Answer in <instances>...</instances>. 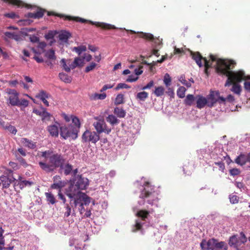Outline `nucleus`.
I'll list each match as a JSON object with an SVG mask.
<instances>
[{
    "instance_id": "f257e3e1",
    "label": "nucleus",
    "mask_w": 250,
    "mask_h": 250,
    "mask_svg": "<svg viewBox=\"0 0 250 250\" xmlns=\"http://www.w3.org/2000/svg\"><path fill=\"white\" fill-rule=\"evenodd\" d=\"M210 59L212 62H216V71L217 73L221 75L228 77L225 83V86L231 85L234 82H241L243 80L249 79L245 75L243 70L232 71L230 70L232 68L231 65L235 64V62L231 60H224L217 58L213 55H210Z\"/></svg>"
},
{
    "instance_id": "f03ea898",
    "label": "nucleus",
    "mask_w": 250,
    "mask_h": 250,
    "mask_svg": "<svg viewBox=\"0 0 250 250\" xmlns=\"http://www.w3.org/2000/svg\"><path fill=\"white\" fill-rule=\"evenodd\" d=\"M38 155L45 159L44 161L39 162V165L46 173L52 172L64 163V159L61 154L54 153L50 150L40 152Z\"/></svg>"
},
{
    "instance_id": "7ed1b4c3",
    "label": "nucleus",
    "mask_w": 250,
    "mask_h": 250,
    "mask_svg": "<svg viewBox=\"0 0 250 250\" xmlns=\"http://www.w3.org/2000/svg\"><path fill=\"white\" fill-rule=\"evenodd\" d=\"M142 188L139 196V200L138 201L139 206L145 205L146 203L148 205L146 207L148 209H149V205L157 207L159 200L158 192L155 191L154 188L150 186L148 182H146L142 186Z\"/></svg>"
},
{
    "instance_id": "20e7f679",
    "label": "nucleus",
    "mask_w": 250,
    "mask_h": 250,
    "mask_svg": "<svg viewBox=\"0 0 250 250\" xmlns=\"http://www.w3.org/2000/svg\"><path fill=\"white\" fill-rule=\"evenodd\" d=\"M133 209L138 216V218L132 227V230L133 232L140 231L141 233L143 234L144 233V230L149 225V213L152 212L153 209H151L149 211L144 209L139 210L135 207L133 208Z\"/></svg>"
},
{
    "instance_id": "39448f33",
    "label": "nucleus",
    "mask_w": 250,
    "mask_h": 250,
    "mask_svg": "<svg viewBox=\"0 0 250 250\" xmlns=\"http://www.w3.org/2000/svg\"><path fill=\"white\" fill-rule=\"evenodd\" d=\"M201 250H228V246L224 241L212 238L208 241L203 239L200 244Z\"/></svg>"
},
{
    "instance_id": "423d86ee",
    "label": "nucleus",
    "mask_w": 250,
    "mask_h": 250,
    "mask_svg": "<svg viewBox=\"0 0 250 250\" xmlns=\"http://www.w3.org/2000/svg\"><path fill=\"white\" fill-rule=\"evenodd\" d=\"M78 133L77 130L74 128V126L72 125L60 127V135L64 139L71 138L75 140L78 137Z\"/></svg>"
},
{
    "instance_id": "0eeeda50",
    "label": "nucleus",
    "mask_w": 250,
    "mask_h": 250,
    "mask_svg": "<svg viewBox=\"0 0 250 250\" xmlns=\"http://www.w3.org/2000/svg\"><path fill=\"white\" fill-rule=\"evenodd\" d=\"M65 19L68 20H75L77 21L81 22H88L93 25H95L98 27H100L103 29H117V28L115 27L113 25H111L110 24L104 23V22H94L91 21H88L85 20L84 19L80 18V17H72L70 16H66Z\"/></svg>"
},
{
    "instance_id": "6e6552de",
    "label": "nucleus",
    "mask_w": 250,
    "mask_h": 250,
    "mask_svg": "<svg viewBox=\"0 0 250 250\" xmlns=\"http://www.w3.org/2000/svg\"><path fill=\"white\" fill-rule=\"evenodd\" d=\"M100 136L95 131L86 130L82 135V140L83 143L95 144L99 140Z\"/></svg>"
},
{
    "instance_id": "1a4fd4ad",
    "label": "nucleus",
    "mask_w": 250,
    "mask_h": 250,
    "mask_svg": "<svg viewBox=\"0 0 250 250\" xmlns=\"http://www.w3.org/2000/svg\"><path fill=\"white\" fill-rule=\"evenodd\" d=\"M208 106L212 107L214 104L219 102V103H224L225 102V98L220 96L219 91H211L207 97Z\"/></svg>"
},
{
    "instance_id": "9d476101",
    "label": "nucleus",
    "mask_w": 250,
    "mask_h": 250,
    "mask_svg": "<svg viewBox=\"0 0 250 250\" xmlns=\"http://www.w3.org/2000/svg\"><path fill=\"white\" fill-rule=\"evenodd\" d=\"M95 129L96 130L98 134L104 132L107 134H109L111 131L110 128H107L104 121L102 120H98L95 122L93 124Z\"/></svg>"
},
{
    "instance_id": "9b49d317",
    "label": "nucleus",
    "mask_w": 250,
    "mask_h": 250,
    "mask_svg": "<svg viewBox=\"0 0 250 250\" xmlns=\"http://www.w3.org/2000/svg\"><path fill=\"white\" fill-rule=\"evenodd\" d=\"M12 173V170H7L4 173L7 175H2L0 177L1 184H2L3 188H9L10 184L16 180V178L13 176Z\"/></svg>"
},
{
    "instance_id": "f8f14e48",
    "label": "nucleus",
    "mask_w": 250,
    "mask_h": 250,
    "mask_svg": "<svg viewBox=\"0 0 250 250\" xmlns=\"http://www.w3.org/2000/svg\"><path fill=\"white\" fill-rule=\"evenodd\" d=\"M65 193L71 200L70 204L73 201V199L81 194L80 189L72 181L69 187L65 189Z\"/></svg>"
},
{
    "instance_id": "ddd939ff",
    "label": "nucleus",
    "mask_w": 250,
    "mask_h": 250,
    "mask_svg": "<svg viewBox=\"0 0 250 250\" xmlns=\"http://www.w3.org/2000/svg\"><path fill=\"white\" fill-rule=\"evenodd\" d=\"M72 182L80 190L86 189L88 185V179L82 176L76 177Z\"/></svg>"
},
{
    "instance_id": "4468645a",
    "label": "nucleus",
    "mask_w": 250,
    "mask_h": 250,
    "mask_svg": "<svg viewBox=\"0 0 250 250\" xmlns=\"http://www.w3.org/2000/svg\"><path fill=\"white\" fill-rule=\"evenodd\" d=\"M191 56L192 58L195 61L197 64L201 67L203 66L201 60L203 59L204 61L205 66L206 67H210L209 61L206 58H203L199 52H191Z\"/></svg>"
},
{
    "instance_id": "2eb2a0df",
    "label": "nucleus",
    "mask_w": 250,
    "mask_h": 250,
    "mask_svg": "<svg viewBox=\"0 0 250 250\" xmlns=\"http://www.w3.org/2000/svg\"><path fill=\"white\" fill-rule=\"evenodd\" d=\"M53 184L51 186V188L58 189L59 192L61 191V189L65 187L66 184V182L64 181L61 180V177L57 175L53 177Z\"/></svg>"
},
{
    "instance_id": "dca6fc26",
    "label": "nucleus",
    "mask_w": 250,
    "mask_h": 250,
    "mask_svg": "<svg viewBox=\"0 0 250 250\" xmlns=\"http://www.w3.org/2000/svg\"><path fill=\"white\" fill-rule=\"evenodd\" d=\"M195 103L196 104V107L199 109L203 108L206 105L208 106L207 98L201 95H196Z\"/></svg>"
},
{
    "instance_id": "f3484780",
    "label": "nucleus",
    "mask_w": 250,
    "mask_h": 250,
    "mask_svg": "<svg viewBox=\"0 0 250 250\" xmlns=\"http://www.w3.org/2000/svg\"><path fill=\"white\" fill-rule=\"evenodd\" d=\"M140 37L152 41L154 42V43H157L158 45H160L162 43V42L159 39L154 38L153 35L151 34L140 32Z\"/></svg>"
},
{
    "instance_id": "a211bd4d",
    "label": "nucleus",
    "mask_w": 250,
    "mask_h": 250,
    "mask_svg": "<svg viewBox=\"0 0 250 250\" xmlns=\"http://www.w3.org/2000/svg\"><path fill=\"white\" fill-rule=\"evenodd\" d=\"M21 143L24 146L30 149H35L37 147V144L36 142H34L26 138H22L21 140Z\"/></svg>"
},
{
    "instance_id": "6ab92c4d",
    "label": "nucleus",
    "mask_w": 250,
    "mask_h": 250,
    "mask_svg": "<svg viewBox=\"0 0 250 250\" xmlns=\"http://www.w3.org/2000/svg\"><path fill=\"white\" fill-rule=\"evenodd\" d=\"M4 34V37L3 38L5 41H7L8 39H14L17 41L21 39L20 36L14 32H5Z\"/></svg>"
},
{
    "instance_id": "aec40b11",
    "label": "nucleus",
    "mask_w": 250,
    "mask_h": 250,
    "mask_svg": "<svg viewBox=\"0 0 250 250\" xmlns=\"http://www.w3.org/2000/svg\"><path fill=\"white\" fill-rule=\"evenodd\" d=\"M247 240V239L245 234L243 232H240V235H238V239H237V241H236L235 249L237 250H239V247H240L242 244H244L246 242Z\"/></svg>"
},
{
    "instance_id": "412c9836",
    "label": "nucleus",
    "mask_w": 250,
    "mask_h": 250,
    "mask_svg": "<svg viewBox=\"0 0 250 250\" xmlns=\"http://www.w3.org/2000/svg\"><path fill=\"white\" fill-rule=\"evenodd\" d=\"M57 124L58 125H53L48 126V131L52 136H58L59 124L58 123Z\"/></svg>"
},
{
    "instance_id": "4be33fe9",
    "label": "nucleus",
    "mask_w": 250,
    "mask_h": 250,
    "mask_svg": "<svg viewBox=\"0 0 250 250\" xmlns=\"http://www.w3.org/2000/svg\"><path fill=\"white\" fill-rule=\"evenodd\" d=\"M196 96L195 97L193 95L188 94L184 100V104L186 105L191 106L196 102Z\"/></svg>"
},
{
    "instance_id": "5701e85b",
    "label": "nucleus",
    "mask_w": 250,
    "mask_h": 250,
    "mask_svg": "<svg viewBox=\"0 0 250 250\" xmlns=\"http://www.w3.org/2000/svg\"><path fill=\"white\" fill-rule=\"evenodd\" d=\"M234 162L238 165L244 166L247 162V156L244 154H241L236 158Z\"/></svg>"
},
{
    "instance_id": "b1692460",
    "label": "nucleus",
    "mask_w": 250,
    "mask_h": 250,
    "mask_svg": "<svg viewBox=\"0 0 250 250\" xmlns=\"http://www.w3.org/2000/svg\"><path fill=\"white\" fill-rule=\"evenodd\" d=\"M60 167L63 170L64 174L65 175H69L72 172L73 169V166L68 163L65 165L63 163L62 164Z\"/></svg>"
},
{
    "instance_id": "393cba45",
    "label": "nucleus",
    "mask_w": 250,
    "mask_h": 250,
    "mask_svg": "<svg viewBox=\"0 0 250 250\" xmlns=\"http://www.w3.org/2000/svg\"><path fill=\"white\" fill-rule=\"evenodd\" d=\"M71 37V34L66 31L61 32L59 35V39L62 43H66L68 39Z\"/></svg>"
},
{
    "instance_id": "a878e982",
    "label": "nucleus",
    "mask_w": 250,
    "mask_h": 250,
    "mask_svg": "<svg viewBox=\"0 0 250 250\" xmlns=\"http://www.w3.org/2000/svg\"><path fill=\"white\" fill-rule=\"evenodd\" d=\"M64 217H68L71 214H74V210L72 209L71 206L69 204H65L64 205Z\"/></svg>"
},
{
    "instance_id": "bb28decb",
    "label": "nucleus",
    "mask_w": 250,
    "mask_h": 250,
    "mask_svg": "<svg viewBox=\"0 0 250 250\" xmlns=\"http://www.w3.org/2000/svg\"><path fill=\"white\" fill-rule=\"evenodd\" d=\"M114 113L119 118H124L126 115L125 111L122 108L119 107L114 108Z\"/></svg>"
},
{
    "instance_id": "cd10ccee",
    "label": "nucleus",
    "mask_w": 250,
    "mask_h": 250,
    "mask_svg": "<svg viewBox=\"0 0 250 250\" xmlns=\"http://www.w3.org/2000/svg\"><path fill=\"white\" fill-rule=\"evenodd\" d=\"M148 93L146 91L138 93L136 95V99L140 101L144 102L148 98Z\"/></svg>"
},
{
    "instance_id": "c85d7f7f",
    "label": "nucleus",
    "mask_w": 250,
    "mask_h": 250,
    "mask_svg": "<svg viewBox=\"0 0 250 250\" xmlns=\"http://www.w3.org/2000/svg\"><path fill=\"white\" fill-rule=\"evenodd\" d=\"M59 77L62 81L65 83H70L72 80L70 76H69L67 74L63 72L60 73Z\"/></svg>"
},
{
    "instance_id": "c756f323",
    "label": "nucleus",
    "mask_w": 250,
    "mask_h": 250,
    "mask_svg": "<svg viewBox=\"0 0 250 250\" xmlns=\"http://www.w3.org/2000/svg\"><path fill=\"white\" fill-rule=\"evenodd\" d=\"M106 121L110 124L112 125H115L118 124L120 121L113 115H109L106 118Z\"/></svg>"
},
{
    "instance_id": "7c9ffc66",
    "label": "nucleus",
    "mask_w": 250,
    "mask_h": 250,
    "mask_svg": "<svg viewBox=\"0 0 250 250\" xmlns=\"http://www.w3.org/2000/svg\"><path fill=\"white\" fill-rule=\"evenodd\" d=\"M50 97V95L43 90L40 91L36 95V98L39 99L41 100H44V99H48Z\"/></svg>"
},
{
    "instance_id": "2f4dec72",
    "label": "nucleus",
    "mask_w": 250,
    "mask_h": 250,
    "mask_svg": "<svg viewBox=\"0 0 250 250\" xmlns=\"http://www.w3.org/2000/svg\"><path fill=\"white\" fill-rule=\"evenodd\" d=\"M19 95H11L9 97V104L12 106H17L19 104Z\"/></svg>"
},
{
    "instance_id": "473e14b6",
    "label": "nucleus",
    "mask_w": 250,
    "mask_h": 250,
    "mask_svg": "<svg viewBox=\"0 0 250 250\" xmlns=\"http://www.w3.org/2000/svg\"><path fill=\"white\" fill-rule=\"evenodd\" d=\"M72 125L74 126V128L77 130L79 132L80 128L81 127V124L79 119L76 116L72 117Z\"/></svg>"
},
{
    "instance_id": "72a5a7b5",
    "label": "nucleus",
    "mask_w": 250,
    "mask_h": 250,
    "mask_svg": "<svg viewBox=\"0 0 250 250\" xmlns=\"http://www.w3.org/2000/svg\"><path fill=\"white\" fill-rule=\"evenodd\" d=\"M45 195L46 200L49 203L53 205L56 202V200L54 196L51 192H45Z\"/></svg>"
},
{
    "instance_id": "f704fd0d",
    "label": "nucleus",
    "mask_w": 250,
    "mask_h": 250,
    "mask_svg": "<svg viewBox=\"0 0 250 250\" xmlns=\"http://www.w3.org/2000/svg\"><path fill=\"white\" fill-rule=\"evenodd\" d=\"M42 113L41 116L42 117V121H49L51 117V114L46 111V108L42 107Z\"/></svg>"
},
{
    "instance_id": "c9c22d12",
    "label": "nucleus",
    "mask_w": 250,
    "mask_h": 250,
    "mask_svg": "<svg viewBox=\"0 0 250 250\" xmlns=\"http://www.w3.org/2000/svg\"><path fill=\"white\" fill-rule=\"evenodd\" d=\"M86 50V47L85 45H81L73 47L72 50L76 52L79 55H80L83 52L85 51Z\"/></svg>"
},
{
    "instance_id": "e433bc0d",
    "label": "nucleus",
    "mask_w": 250,
    "mask_h": 250,
    "mask_svg": "<svg viewBox=\"0 0 250 250\" xmlns=\"http://www.w3.org/2000/svg\"><path fill=\"white\" fill-rule=\"evenodd\" d=\"M164 88L163 86H160L155 88L154 93L157 97H160L164 94Z\"/></svg>"
},
{
    "instance_id": "4c0bfd02",
    "label": "nucleus",
    "mask_w": 250,
    "mask_h": 250,
    "mask_svg": "<svg viewBox=\"0 0 250 250\" xmlns=\"http://www.w3.org/2000/svg\"><path fill=\"white\" fill-rule=\"evenodd\" d=\"M124 96L123 94H118L115 98L114 104L115 105H118L123 104L124 101Z\"/></svg>"
},
{
    "instance_id": "58836bf2",
    "label": "nucleus",
    "mask_w": 250,
    "mask_h": 250,
    "mask_svg": "<svg viewBox=\"0 0 250 250\" xmlns=\"http://www.w3.org/2000/svg\"><path fill=\"white\" fill-rule=\"evenodd\" d=\"M231 90L234 93L240 95L241 92V86L237 83H233V85Z\"/></svg>"
},
{
    "instance_id": "ea45409f",
    "label": "nucleus",
    "mask_w": 250,
    "mask_h": 250,
    "mask_svg": "<svg viewBox=\"0 0 250 250\" xmlns=\"http://www.w3.org/2000/svg\"><path fill=\"white\" fill-rule=\"evenodd\" d=\"M186 89L184 86H180L177 91V95L180 98H183L185 97Z\"/></svg>"
},
{
    "instance_id": "a19ab883",
    "label": "nucleus",
    "mask_w": 250,
    "mask_h": 250,
    "mask_svg": "<svg viewBox=\"0 0 250 250\" xmlns=\"http://www.w3.org/2000/svg\"><path fill=\"white\" fill-rule=\"evenodd\" d=\"M237 239H238V235H234L231 236L229 238V244L230 247H233L235 248V246L236 245V241H237Z\"/></svg>"
},
{
    "instance_id": "79ce46f5",
    "label": "nucleus",
    "mask_w": 250,
    "mask_h": 250,
    "mask_svg": "<svg viewBox=\"0 0 250 250\" xmlns=\"http://www.w3.org/2000/svg\"><path fill=\"white\" fill-rule=\"evenodd\" d=\"M106 95L105 93H102V94L95 93L91 96L90 98L92 100H96V99L104 100L106 98Z\"/></svg>"
},
{
    "instance_id": "37998d69",
    "label": "nucleus",
    "mask_w": 250,
    "mask_h": 250,
    "mask_svg": "<svg viewBox=\"0 0 250 250\" xmlns=\"http://www.w3.org/2000/svg\"><path fill=\"white\" fill-rule=\"evenodd\" d=\"M5 2H9L10 3L18 6V7H22L24 4L22 1L20 0H3Z\"/></svg>"
},
{
    "instance_id": "c03bdc74",
    "label": "nucleus",
    "mask_w": 250,
    "mask_h": 250,
    "mask_svg": "<svg viewBox=\"0 0 250 250\" xmlns=\"http://www.w3.org/2000/svg\"><path fill=\"white\" fill-rule=\"evenodd\" d=\"M45 56L50 60H55L56 59L55 55V51L53 49H50L47 51L45 54Z\"/></svg>"
},
{
    "instance_id": "a18cd8bd",
    "label": "nucleus",
    "mask_w": 250,
    "mask_h": 250,
    "mask_svg": "<svg viewBox=\"0 0 250 250\" xmlns=\"http://www.w3.org/2000/svg\"><path fill=\"white\" fill-rule=\"evenodd\" d=\"M5 129L8 130L11 134L15 135L17 132V130L14 126L11 125H6L3 126Z\"/></svg>"
},
{
    "instance_id": "49530a36",
    "label": "nucleus",
    "mask_w": 250,
    "mask_h": 250,
    "mask_svg": "<svg viewBox=\"0 0 250 250\" xmlns=\"http://www.w3.org/2000/svg\"><path fill=\"white\" fill-rule=\"evenodd\" d=\"M4 232V230L2 228V227H0V250L2 249L1 248V245H5V239L3 235Z\"/></svg>"
},
{
    "instance_id": "de8ad7c7",
    "label": "nucleus",
    "mask_w": 250,
    "mask_h": 250,
    "mask_svg": "<svg viewBox=\"0 0 250 250\" xmlns=\"http://www.w3.org/2000/svg\"><path fill=\"white\" fill-rule=\"evenodd\" d=\"M80 198H82L83 205H89V204L90 202V198L88 196H87L85 194H83L81 197Z\"/></svg>"
},
{
    "instance_id": "09e8293b",
    "label": "nucleus",
    "mask_w": 250,
    "mask_h": 250,
    "mask_svg": "<svg viewBox=\"0 0 250 250\" xmlns=\"http://www.w3.org/2000/svg\"><path fill=\"white\" fill-rule=\"evenodd\" d=\"M220 158L221 159V161L214 162V164L219 167L220 170H221L222 172H224V169H225V165H224V163H223V162H222L223 158Z\"/></svg>"
},
{
    "instance_id": "8fccbe9b",
    "label": "nucleus",
    "mask_w": 250,
    "mask_h": 250,
    "mask_svg": "<svg viewBox=\"0 0 250 250\" xmlns=\"http://www.w3.org/2000/svg\"><path fill=\"white\" fill-rule=\"evenodd\" d=\"M229 201L231 204H236L238 202L239 198L235 194H231L229 197Z\"/></svg>"
},
{
    "instance_id": "3c124183",
    "label": "nucleus",
    "mask_w": 250,
    "mask_h": 250,
    "mask_svg": "<svg viewBox=\"0 0 250 250\" xmlns=\"http://www.w3.org/2000/svg\"><path fill=\"white\" fill-rule=\"evenodd\" d=\"M171 79L168 74H166L164 77V83L167 86H168L171 84Z\"/></svg>"
},
{
    "instance_id": "603ef678",
    "label": "nucleus",
    "mask_w": 250,
    "mask_h": 250,
    "mask_svg": "<svg viewBox=\"0 0 250 250\" xmlns=\"http://www.w3.org/2000/svg\"><path fill=\"white\" fill-rule=\"evenodd\" d=\"M97 64L95 62H92L88 66H87L85 69V72L88 73L90 71L93 70L96 66Z\"/></svg>"
},
{
    "instance_id": "864d4df0",
    "label": "nucleus",
    "mask_w": 250,
    "mask_h": 250,
    "mask_svg": "<svg viewBox=\"0 0 250 250\" xmlns=\"http://www.w3.org/2000/svg\"><path fill=\"white\" fill-rule=\"evenodd\" d=\"M130 88L128 85L125 83H119L117 84V86L115 87V89L116 90H118L120 89L126 88L128 89Z\"/></svg>"
},
{
    "instance_id": "5fc2aeb1",
    "label": "nucleus",
    "mask_w": 250,
    "mask_h": 250,
    "mask_svg": "<svg viewBox=\"0 0 250 250\" xmlns=\"http://www.w3.org/2000/svg\"><path fill=\"white\" fill-rule=\"evenodd\" d=\"M229 174L233 176H235L240 173V170L238 168H234L230 169L229 170Z\"/></svg>"
},
{
    "instance_id": "6e6d98bb",
    "label": "nucleus",
    "mask_w": 250,
    "mask_h": 250,
    "mask_svg": "<svg viewBox=\"0 0 250 250\" xmlns=\"http://www.w3.org/2000/svg\"><path fill=\"white\" fill-rule=\"evenodd\" d=\"M61 63L62 65L63 68L64 69V70L67 72H69L70 71V66H68L66 63L65 60L64 59H62L61 60Z\"/></svg>"
},
{
    "instance_id": "4d7b16f0",
    "label": "nucleus",
    "mask_w": 250,
    "mask_h": 250,
    "mask_svg": "<svg viewBox=\"0 0 250 250\" xmlns=\"http://www.w3.org/2000/svg\"><path fill=\"white\" fill-rule=\"evenodd\" d=\"M28 104H29V102L28 100H27L25 99H22L21 100H19V104H18V106L23 105L24 107H26L28 105Z\"/></svg>"
},
{
    "instance_id": "13d9d810",
    "label": "nucleus",
    "mask_w": 250,
    "mask_h": 250,
    "mask_svg": "<svg viewBox=\"0 0 250 250\" xmlns=\"http://www.w3.org/2000/svg\"><path fill=\"white\" fill-rule=\"evenodd\" d=\"M55 33L53 31H49L47 34L45 35V38L46 40H50L53 39Z\"/></svg>"
},
{
    "instance_id": "bf43d9fd",
    "label": "nucleus",
    "mask_w": 250,
    "mask_h": 250,
    "mask_svg": "<svg viewBox=\"0 0 250 250\" xmlns=\"http://www.w3.org/2000/svg\"><path fill=\"white\" fill-rule=\"evenodd\" d=\"M75 61H77L78 63V67H82L84 65L83 59V58L76 57L75 58Z\"/></svg>"
},
{
    "instance_id": "052dcab7",
    "label": "nucleus",
    "mask_w": 250,
    "mask_h": 250,
    "mask_svg": "<svg viewBox=\"0 0 250 250\" xmlns=\"http://www.w3.org/2000/svg\"><path fill=\"white\" fill-rule=\"evenodd\" d=\"M16 157L18 161L24 167H26L27 166V164L23 158L21 156H18V155H16Z\"/></svg>"
},
{
    "instance_id": "680f3d73",
    "label": "nucleus",
    "mask_w": 250,
    "mask_h": 250,
    "mask_svg": "<svg viewBox=\"0 0 250 250\" xmlns=\"http://www.w3.org/2000/svg\"><path fill=\"white\" fill-rule=\"evenodd\" d=\"M138 79V76H135L133 75H129L126 80L127 82H135Z\"/></svg>"
},
{
    "instance_id": "e2e57ef3",
    "label": "nucleus",
    "mask_w": 250,
    "mask_h": 250,
    "mask_svg": "<svg viewBox=\"0 0 250 250\" xmlns=\"http://www.w3.org/2000/svg\"><path fill=\"white\" fill-rule=\"evenodd\" d=\"M34 14L35 16V19H40L42 17L43 15V12L42 9H40V10L34 13Z\"/></svg>"
},
{
    "instance_id": "0e129e2a",
    "label": "nucleus",
    "mask_w": 250,
    "mask_h": 250,
    "mask_svg": "<svg viewBox=\"0 0 250 250\" xmlns=\"http://www.w3.org/2000/svg\"><path fill=\"white\" fill-rule=\"evenodd\" d=\"M31 42L35 43L39 42V38L35 35H31L29 38Z\"/></svg>"
},
{
    "instance_id": "69168bd1",
    "label": "nucleus",
    "mask_w": 250,
    "mask_h": 250,
    "mask_svg": "<svg viewBox=\"0 0 250 250\" xmlns=\"http://www.w3.org/2000/svg\"><path fill=\"white\" fill-rule=\"evenodd\" d=\"M143 66H141L139 68H136L134 70V73L136 76H138V75H141L143 72V71L142 70Z\"/></svg>"
},
{
    "instance_id": "338daca9",
    "label": "nucleus",
    "mask_w": 250,
    "mask_h": 250,
    "mask_svg": "<svg viewBox=\"0 0 250 250\" xmlns=\"http://www.w3.org/2000/svg\"><path fill=\"white\" fill-rule=\"evenodd\" d=\"M154 85V82L153 81H151L149 83H148L146 85L143 86L142 88H141L142 90H146L147 89H149L151 87H152Z\"/></svg>"
},
{
    "instance_id": "774afa93",
    "label": "nucleus",
    "mask_w": 250,
    "mask_h": 250,
    "mask_svg": "<svg viewBox=\"0 0 250 250\" xmlns=\"http://www.w3.org/2000/svg\"><path fill=\"white\" fill-rule=\"evenodd\" d=\"M244 88L247 91L250 92V82L246 81L244 83Z\"/></svg>"
}]
</instances>
